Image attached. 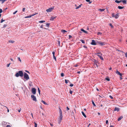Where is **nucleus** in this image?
I'll list each match as a JSON object with an SVG mask.
<instances>
[{
  "label": "nucleus",
  "instance_id": "38",
  "mask_svg": "<svg viewBox=\"0 0 127 127\" xmlns=\"http://www.w3.org/2000/svg\"><path fill=\"white\" fill-rule=\"evenodd\" d=\"M21 108H20L19 110L16 109V110L18 111L19 112H20L21 110Z\"/></svg>",
  "mask_w": 127,
  "mask_h": 127
},
{
  "label": "nucleus",
  "instance_id": "33",
  "mask_svg": "<svg viewBox=\"0 0 127 127\" xmlns=\"http://www.w3.org/2000/svg\"><path fill=\"white\" fill-rule=\"evenodd\" d=\"M32 17V15H30L29 16H27L26 17H25V18H29L31 17Z\"/></svg>",
  "mask_w": 127,
  "mask_h": 127
},
{
  "label": "nucleus",
  "instance_id": "61",
  "mask_svg": "<svg viewBox=\"0 0 127 127\" xmlns=\"http://www.w3.org/2000/svg\"><path fill=\"white\" fill-rule=\"evenodd\" d=\"M52 54H53V55H54L55 54V52H54V51H53V52H52Z\"/></svg>",
  "mask_w": 127,
  "mask_h": 127
},
{
  "label": "nucleus",
  "instance_id": "42",
  "mask_svg": "<svg viewBox=\"0 0 127 127\" xmlns=\"http://www.w3.org/2000/svg\"><path fill=\"white\" fill-rule=\"evenodd\" d=\"M34 125H34L35 127H37V124L35 122L34 123Z\"/></svg>",
  "mask_w": 127,
  "mask_h": 127
},
{
  "label": "nucleus",
  "instance_id": "21",
  "mask_svg": "<svg viewBox=\"0 0 127 127\" xmlns=\"http://www.w3.org/2000/svg\"><path fill=\"white\" fill-rule=\"evenodd\" d=\"M123 118V117L121 116L118 119V121H120L121 119Z\"/></svg>",
  "mask_w": 127,
  "mask_h": 127
},
{
  "label": "nucleus",
  "instance_id": "35",
  "mask_svg": "<svg viewBox=\"0 0 127 127\" xmlns=\"http://www.w3.org/2000/svg\"><path fill=\"white\" fill-rule=\"evenodd\" d=\"M50 24V23H46V26H47L48 27L49 26V25Z\"/></svg>",
  "mask_w": 127,
  "mask_h": 127
},
{
  "label": "nucleus",
  "instance_id": "27",
  "mask_svg": "<svg viewBox=\"0 0 127 127\" xmlns=\"http://www.w3.org/2000/svg\"><path fill=\"white\" fill-rule=\"evenodd\" d=\"M94 65L95 68H96V67H98V66L97 64V63L94 64Z\"/></svg>",
  "mask_w": 127,
  "mask_h": 127
},
{
  "label": "nucleus",
  "instance_id": "53",
  "mask_svg": "<svg viewBox=\"0 0 127 127\" xmlns=\"http://www.w3.org/2000/svg\"><path fill=\"white\" fill-rule=\"evenodd\" d=\"M2 9H0V13H1L2 12Z\"/></svg>",
  "mask_w": 127,
  "mask_h": 127
},
{
  "label": "nucleus",
  "instance_id": "60",
  "mask_svg": "<svg viewBox=\"0 0 127 127\" xmlns=\"http://www.w3.org/2000/svg\"><path fill=\"white\" fill-rule=\"evenodd\" d=\"M6 127H11L9 125H7Z\"/></svg>",
  "mask_w": 127,
  "mask_h": 127
},
{
  "label": "nucleus",
  "instance_id": "43",
  "mask_svg": "<svg viewBox=\"0 0 127 127\" xmlns=\"http://www.w3.org/2000/svg\"><path fill=\"white\" fill-rule=\"evenodd\" d=\"M7 26V25L6 24H4L3 26V28H4L5 27H6Z\"/></svg>",
  "mask_w": 127,
  "mask_h": 127
},
{
  "label": "nucleus",
  "instance_id": "28",
  "mask_svg": "<svg viewBox=\"0 0 127 127\" xmlns=\"http://www.w3.org/2000/svg\"><path fill=\"white\" fill-rule=\"evenodd\" d=\"M6 0H0V1H1L2 3H3Z\"/></svg>",
  "mask_w": 127,
  "mask_h": 127
},
{
  "label": "nucleus",
  "instance_id": "25",
  "mask_svg": "<svg viewBox=\"0 0 127 127\" xmlns=\"http://www.w3.org/2000/svg\"><path fill=\"white\" fill-rule=\"evenodd\" d=\"M61 31L63 33H64L65 32H66L67 31L64 30H61Z\"/></svg>",
  "mask_w": 127,
  "mask_h": 127
},
{
  "label": "nucleus",
  "instance_id": "8",
  "mask_svg": "<svg viewBox=\"0 0 127 127\" xmlns=\"http://www.w3.org/2000/svg\"><path fill=\"white\" fill-rule=\"evenodd\" d=\"M63 117V116L62 114L60 115V120H59V124H60V122L62 120Z\"/></svg>",
  "mask_w": 127,
  "mask_h": 127
},
{
  "label": "nucleus",
  "instance_id": "5",
  "mask_svg": "<svg viewBox=\"0 0 127 127\" xmlns=\"http://www.w3.org/2000/svg\"><path fill=\"white\" fill-rule=\"evenodd\" d=\"M54 8H53L50 7L48 9L46 10V11L47 12H51Z\"/></svg>",
  "mask_w": 127,
  "mask_h": 127
},
{
  "label": "nucleus",
  "instance_id": "52",
  "mask_svg": "<svg viewBox=\"0 0 127 127\" xmlns=\"http://www.w3.org/2000/svg\"><path fill=\"white\" fill-rule=\"evenodd\" d=\"M125 55L126 57H127V52L125 53Z\"/></svg>",
  "mask_w": 127,
  "mask_h": 127
},
{
  "label": "nucleus",
  "instance_id": "7",
  "mask_svg": "<svg viewBox=\"0 0 127 127\" xmlns=\"http://www.w3.org/2000/svg\"><path fill=\"white\" fill-rule=\"evenodd\" d=\"M31 97L33 100L35 101H36L37 100L36 97L34 95H31Z\"/></svg>",
  "mask_w": 127,
  "mask_h": 127
},
{
  "label": "nucleus",
  "instance_id": "18",
  "mask_svg": "<svg viewBox=\"0 0 127 127\" xmlns=\"http://www.w3.org/2000/svg\"><path fill=\"white\" fill-rule=\"evenodd\" d=\"M121 2H122L126 4L127 3V1L125 0H121Z\"/></svg>",
  "mask_w": 127,
  "mask_h": 127
},
{
  "label": "nucleus",
  "instance_id": "36",
  "mask_svg": "<svg viewBox=\"0 0 127 127\" xmlns=\"http://www.w3.org/2000/svg\"><path fill=\"white\" fill-rule=\"evenodd\" d=\"M80 41L82 42L83 43H85V42L83 40H81Z\"/></svg>",
  "mask_w": 127,
  "mask_h": 127
},
{
  "label": "nucleus",
  "instance_id": "50",
  "mask_svg": "<svg viewBox=\"0 0 127 127\" xmlns=\"http://www.w3.org/2000/svg\"><path fill=\"white\" fill-rule=\"evenodd\" d=\"M17 12V11H15V12H14L13 13V14H15Z\"/></svg>",
  "mask_w": 127,
  "mask_h": 127
},
{
  "label": "nucleus",
  "instance_id": "48",
  "mask_svg": "<svg viewBox=\"0 0 127 127\" xmlns=\"http://www.w3.org/2000/svg\"><path fill=\"white\" fill-rule=\"evenodd\" d=\"M38 93H39V94H40V89L39 88H38Z\"/></svg>",
  "mask_w": 127,
  "mask_h": 127
},
{
  "label": "nucleus",
  "instance_id": "24",
  "mask_svg": "<svg viewBox=\"0 0 127 127\" xmlns=\"http://www.w3.org/2000/svg\"><path fill=\"white\" fill-rule=\"evenodd\" d=\"M41 102H42L43 103H44L45 105H47V103H46L45 101H43V100H41Z\"/></svg>",
  "mask_w": 127,
  "mask_h": 127
},
{
  "label": "nucleus",
  "instance_id": "41",
  "mask_svg": "<svg viewBox=\"0 0 127 127\" xmlns=\"http://www.w3.org/2000/svg\"><path fill=\"white\" fill-rule=\"evenodd\" d=\"M5 21V20H4L3 19H1V21L0 22V23H2V22H4Z\"/></svg>",
  "mask_w": 127,
  "mask_h": 127
},
{
  "label": "nucleus",
  "instance_id": "37",
  "mask_svg": "<svg viewBox=\"0 0 127 127\" xmlns=\"http://www.w3.org/2000/svg\"><path fill=\"white\" fill-rule=\"evenodd\" d=\"M106 80L108 81H110V79L109 78H106Z\"/></svg>",
  "mask_w": 127,
  "mask_h": 127
},
{
  "label": "nucleus",
  "instance_id": "34",
  "mask_svg": "<svg viewBox=\"0 0 127 127\" xmlns=\"http://www.w3.org/2000/svg\"><path fill=\"white\" fill-rule=\"evenodd\" d=\"M92 103L93 104V106H96L94 102L93 101H92Z\"/></svg>",
  "mask_w": 127,
  "mask_h": 127
},
{
  "label": "nucleus",
  "instance_id": "30",
  "mask_svg": "<svg viewBox=\"0 0 127 127\" xmlns=\"http://www.w3.org/2000/svg\"><path fill=\"white\" fill-rule=\"evenodd\" d=\"M69 81L68 80H67L66 79L65 80V82L66 84H67L68 83V82Z\"/></svg>",
  "mask_w": 127,
  "mask_h": 127
},
{
  "label": "nucleus",
  "instance_id": "6",
  "mask_svg": "<svg viewBox=\"0 0 127 127\" xmlns=\"http://www.w3.org/2000/svg\"><path fill=\"white\" fill-rule=\"evenodd\" d=\"M36 89L35 88H33L32 89V93L34 95L36 94Z\"/></svg>",
  "mask_w": 127,
  "mask_h": 127
},
{
  "label": "nucleus",
  "instance_id": "58",
  "mask_svg": "<svg viewBox=\"0 0 127 127\" xmlns=\"http://www.w3.org/2000/svg\"><path fill=\"white\" fill-rule=\"evenodd\" d=\"M73 84H71L70 85V87H72L73 86Z\"/></svg>",
  "mask_w": 127,
  "mask_h": 127
},
{
  "label": "nucleus",
  "instance_id": "14",
  "mask_svg": "<svg viewBox=\"0 0 127 127\" xmlns=\"http://www.w3.org/2000/svg\"><path fill=\"white\" fill-rule=\"evenodd\" d=\"M81 30L83 32H84L86 33H88V32L85 31V30H84L83 29H81Z\"/></svg>",
  "mask_w": 127,
  "mask_h": 127
},
{
  "label": "nucleus",
  "instance_id": "1",
  "mask_svg": "<svg viewBox=\"0 0 127 127\" xmlns=\"http://www.w3.org/2000/svg\"><path fill=\"white\" fill-rule=\"evenodd\" d=\"M23 76V72L21 71H19L15 74V76L17 77H18L19 76L20 77H22Z\"/></svg>",
  "mask_w": 127,
  "mask_h": 127
},
{
  "label": "nucleus",
  "instance_id": "12",
  "mask_svg": "<svg viewBox=\"0 0 127 127\" xmlns=\"http://www.w3.org/2000/svg\"><path fill=\"white\" fill-rule=\"evenodd\" d=\"M119 16V14L117 13L115 15L114 17L116 19H117L118 18Z\"/></svg>",
  "mask_w": 127,
  "mask_h": 127
},
{
  "label": "nucleus",
  "instance_id": "62",
  "mask_svg": "<svg viewBox=\"0 0 127 127\" xmlns=\"http://www.w3.org/2000/svg\"><path fill=\"white\" fill-rule=\"evenodd\" d=\"M66 108L67 109V110L68 111V110H69V108L68 107H66Z\"/></svg>",
  "mask_w": 127,
  "mask_h": 127
},
{
  "label": "nucleus",
  "instance_id": "64",
  "mask_svg": "<svg viewBox=\"0 0 127 127\" xmlns=\"http://www.w3.org/2000/svg\"><path fill=\"white\" fill-rule=\"evenodd\" d=\"M10 60L11 61H14L13 60L12 58H11Z\"/></svg>",
  "mask_w": 127,
  "mask_h": 127
},
{
  "label": "nucleus",
  "instance_id": "9",
  "mask_svg": "<svg viewBox=\"0 0 127 127\" xmlns=\"http://www.w3.org/2000/svg\"><path fill=\"white\" fill-rule=\"evenodd\" d=\"M91 44L92 45H95L96 44L95 40H92Z\"/></svg>",
  "mask_w": 127,
  "mask_h": 127
},
{
  "label": "nucleus",
  "instance_id": "32",
  "mask_svg": "<svg viewBox=\"0 0 127 127\" xmlns=\"http://www.w3.org/2000/svg\"><path fill=\"white\" fill-rule=\"evenodd\" d=\"M45 22V21H39V23H44Z\"/></svg>",
  "mask_w": 127,
  "mask_h": 127
},
{
  "label": "nucleus",
  "instance_id": "63",
  "mask_svg": "<svg viewBox=\"0 0 127 127\" xmlns=\"http://www.w3.org/2000/svg\"><path fill=\"white\" fill-rule=\"evenodd\" d=\"M91 124L90 123L89 124L88 126V127H89L91 125Z\"/></svg>",
  "mask_w": 127,
  "mask_h": 127
},
{
  "label": "nucleus",
  "instance_id": "22",
  "mask_svg": "<svg viewBox=\"0 0 127 127\" xmlns=\"http://www.w3.org/2000/svg\"><path fill=\"white\" fill-rule=\"evenodd\" d=\"M86 0L87 2H88L90 4H91L92 2V1H90V0Z\"/></svg>",
  "mask_w": 127,
  "mask_h": 127
},
{
  "label": "nucleus",
  "instance_id": "57",
  "mask_svg": "<svg viewBox=\"0 0 127 127\" xmlns=\"http://www.w3.org/2000/svg\"><path fill=\"white\" fill-rule=\"evenodd\" d=\"M110 26H111V27L112 28H113V26H112V25L111 24H110Z\"/></svg>",
  "mask_w": 127,
  "mask_h": 127
},
{
  "label": "nucleus",
  "instance_id": "59",
  "mask_svg": "<svg viewBox=\"0 0 127 127\" xmlns=\"http://www.w3.org/2000/svg\"><path fill=\"white\" fill-rule=\"evenodd\" d=\"M109 97L111 99H113V97L112 96H111V95H110L109 96Z\"/></svg>",
  "mask_w": 127,
  "mask_h": 127
},
{
  "label": "nucleus",
  "instance_id": "46",
  "mask_svg": "<svg viewBox=\"0 0 127 127\" xmlns=\"http://www.w3.org/2000/svg\"><path fill=\"white\" fill-rule=\"evenodd\" d=\"M68 36H69V39L71 38H72V36H71V35H69Z\"/></svg>",
  "mask_w": 127,
  "mask_h": 127
},
{
  "label": "nucleus",
  "instance_id": "44",
  "mask_svg": "<svg viewBox=\"0 0 127 127\" xmlns=\"http://www.w3.org/2000/svg\"><path fill=\"white\" fill-rule=\"evenodd\" d=\"M61 76L62 77H63L64 76V74L63 73H62L61 74Z\"/></svg>",
  "mask_w": 127,
  "mask_h": 127
},
{
  "label": "nucleus",
  "instance_id": "29",
  "mask_svg": "<svg viewBox=\"0 0 127 127\" xmlns=\"http://www.w3.org/2000/svg\"><path fill=\"white\" fill-rule=\"evenodd\" d=\"M105 10V9H99V10L101 11H104Z\"/></svg>",
  "mask_w": 127,
  "mask_h": 127
},
{
  "label": "nucleus",
  "instance_id": "23",
  "mask_svg": "<svg viewBox=\"0 0 127 127\" xmlns=\"http://www.w3.org/2000/svg\"><path fill=\"white\" fill-rule=\"evenodd\" d=\"M59 113L60 115L62 114V111L60 108H59Z\"/></svg>",
  "mask_w": 127,
  "mask_h": 127
},
{
  "label": "nucleus",
  "instance_id": "56",
  "mask_svg": "<svg viewBox=\"0 0 127 127\" xmlns=\"http://www.w3.org/2000/svg\"><path fill=\"white\" fill-rule=\"evenodd\" d=\"M40 28H43V25H41L40 26Z\"/></svg>",
  "mask_w": 127,
  "mask_h": 127
},
{
  "label": "nucleus",
  "instance_id": "4",
  "mask_svg": "<svg viewBox=\"0 0 127 127\" xmlns=\"http://www.w3.org/2000/svg\"><path fill=\"white\" fill-rule=\"evenodd\" d=\"M99 45L101 46H103V45H105L106 44V43L104 42H99L97 43Z\"/></svg>",
  "mask_w": 127,
  "mask_h": 127
},
{
  "label": "nucleus",
  "instance_id": "49",
  "mask_svg": "<svg viewBox=\"0 0 127 127\" xmlns=\"http://www.w3.org/2000/svg\"><path fill=\"white\" fill-rule=\"evenodd\" d=\"M72 91L71 90H70L69 91V93L72 94Z\"/></svg>",
  "mask_w": 127,
  "mask_h": 127
},
{
  "label": "nucleus",
  "instance_id": "13",
  "mask_svg": "<svg viewBox=\"0 0 127 127\" xmlns=\"http://www.w3.org/2000/svg\"><path fill=\"white\" fill-rule=\"evenodd\" d=\"M93 62L94 63V64L97 63H98V61L95 59H94L93 61Z\"/></svg>",
  "mask_w": 127,
  "mask_h": 127
},
{
  "label": "nucleus",
  "instance_id": "31",
  "mask_svg": "<svg viewBox=\"0 0 127 127\" xmlns=\"http://www.w3.org/2000/svg\"><path fill=\"white\" fill-rule=\"evenodd\" d=\"M115 15V14L114 13H113L112 14V16L113 17H114Z\"/></svg>",
  "mask_w": 127,
  "mask_h": 127
},
{
  "label": "nucleus",
  "instance_id": "19",
  "mask_svg": "<svg viewBox=\"0 0 127 127\" xmlns=\"http://www.w3.org/2000/svg\"><path fill=\"white\" fill-rule=\"evenodd\" d=\"M82 5V4H81V5H79L78 7H76L75 9H77L81 7Z\"/></svg>",
  "mask_w": 127,
  "mask_h": 127
},
{
  "label": "nucleus",
  "instance_id": "40",
  "mask_svg": "<svg viewBox=\"0 0 127 127\" xmlns=\"http://www.w3.org/2000/svg\"><path fill=\"white\" fill-rule=\"evenodd\" d=\"M102 34V33L100 32H97V34L98 35H101Z\"/></svg>",
  "mask_w": 127,
  "mask_h": 127
},
{
  "label": "nucleus",
  "instance_id": "47",
  "mask_svg": "<svg viewBox=\"0 0 127 127\" xmlns=\"http://www.w3.org/2000/svg\"><path fill=\"white\" fill-rule=\"evenodd\" d=\"M38 14L37 13H34V14H32V15H31L32 16H34V15H35L36 14Z\"/></svg>",
  "mask_w": 127,
  "mask_h": 127
},
{
  "label": "nucleus",
  "instance_id": "55",
  "mask_svg": "<svg viewBox=\"0 0 127 127\" xmlns=\"http://www.w3.org/2000/svg\"><path fill=\"white\" fill-rule=\"evenodd\" d=\"M108 120H106V124H108Z\"/></svg>",
  "mask_w": 127,
  "mask_h": 127
},
{
  "label": "nucleus",
  "instance_id": "10",
  "mask_svg": "<svg viewBox=\"0 0 127 127\" xmlns=\"http://www.w3.org/2000/svg\"><path fill=\"white\" fill-rule=\"evenodd\" d=\"M116 73L117 74L120 75L121 77L122 76V74L120 73L118 70L116 71Z\"/></svg>",
  "mask_w": 127,
  "mask_h": 127
},
{
  "label": "nucleus",
  "instance_id": "3",
  "mask_svg": "<svg viewBox=\"0 0 127 127\" xmlns=\"http://www.w3.org/2000/svg\"><path fill=\"white\" fill-rule=\"evenodd\" d=\"M24 75L25 79H26L27 80L29 79V78L28 75L25 72Z\"/></svg>",
  "mask_w": 127,
  "mask_h": 127
},
{
  "label": "nucleus",
  "instance_id": "51",
  "mask_svg": "<svg viewBox=\"0 0 127 127\" xmlns=\"http://www.w3.org/2000/svg\"><path fill=\"white\" fill-rule=\"evenodd\" d=\"M10 63H9V64H8L7 65V67H9L10 65Z\"/></svg>",
  "mask_w": 127,
  "mask_h": 127
},
{
  "label": "nucleus",
  "instance_id": "17",
  "mask_svg": "<svg viewBox=\"0 0 127 127\" xmlns=\"http://www.w3.org/2000/svg\"><path fill=\"white\" fill-rule=\"evenodd\" d=\"M8 42L9 43H13L15 42V41H12L11 40H10L8 41Z\"/></svg>",
  "mask_w": 127,
  "mask_h": 127
},
{
  "label": "nucleus",
  "instance_id": "15",
  "mask_svg": "<svg viewBox=\"0 0 127 127\" xmlns=\"http://www.w3.org/2000/svg\"><path fill=\"white\" fill-rule=\"evenodd\" d=\"M114 111H119V108H118L115 107L114 109Z\"/></svg>",
  "mask_w": 127,
  "mask_h": 127
},
{
  "label": "nucleus",
  "instance_id": "11",
  "mask_svg": "<svg viewBox=\"0 0 127 127\" xmlns=\"http://www.w3.org/2000/svg\"><path fill=\"white\" fill-rule=\"evenodd\" d=\"M56 18V16H52L50 18V20L51 21H53Z\"/></svg>",
  "mask_w": 127,
  "mask_h": 127
},
{
  "label": "nucleus",
  "instance_id": "26",
  "mask_svg": "<svg viewBox=\"0 0 127 127\" xmlns=\"http://www.w3.org/2000/svg\"><path fill=\"white\" fill-rule=\"evenodd\" d=\"M82 114L85 117H86V115L85 114V113H84L82 111Z\"/></svg>",
  "mask_w": 127,
  "mask_h": 127
},
{
  "label": "nucleus",
  "instance_id": "20",
  "mask_svg": "<svg viewBox=\"0 0 127 127\" xmlns=\"http://www.w3.org/2000/svg\"><path fill=\"white\" fill-rule=\"evenodd\" d=\"M118 8L119 9H123L124 8V7L122 6H119L118 7Z\"/></svg>",
  "mask_w": 127,
  "mask_h": 127
},
{
  "label": "nucleus",
  "instance_id": "39",
  "mask_svg": "<svg viewBox=\"0 0 127 127\" xmlns=\"http://www.w3.org/2000/svg\"><path fill=\"white\" fill-rule=\"evenodd\" d=\"M53 57L54 59L56 61V57H55L54 55H53Z\"/></svg>",
  "mask_w": 127,
  "mask_h": 127
},
{
  "label": "nucleus",
  "instance_id": "16",
  "mask_svg": "<svg viewBox=\"0 0 127 127\" xmlns=\"http://www.w3.org/2000/svg\"><path fill=\"white\" fill-rule=\"evenodd\" d=\"M115 2L117 3H119L121 2V0H120V1H118L117 0H115Z\"/></svg>",
  "mask_w": 127,
  "mask_h": 127
},
{
  "label": "nucleus",
  "instance_id": "54",
  "mask_svg": "<svg viewBox=\"0 0 127 127\" xmlns=\"http://www.w3.org/2000/svg\"><path fill=\"white\" fill-rule=\"evenodd\" d=\"M25 8H23L22 11H25Z\"/></svg>",
  "mask_w": 127,
  "mask_h": 127
},
{
  "label": "nucleus",
  "instance_id": "45",
  "mask_svg": "<svg viewBox=\"0 0 127 127\" xmlns=\"http://www.w3.org/2000/svg\"><path fill=\"white\" fill-rule=\"evenodd\" d=\"M18 59L19 61H20V62H21V60L20 57H18Z\"/></svg>",
  "mask_w": 127,
  "mask_h": 127
},
{
  "label": "nucleus",
  "instance_id": "2",
  "mask_svg": "<svg viewBox=\"0 0 127 127\" xmlns=\"http://www.w3.org/2000/svg\"><path fill=\"white\" fill-rule=\"evenodd\" d=\"M95 54L99 57L100 59L102 60H103V58L102 57V55L100 52L97 53Z\"/></svg>",
  "mask_w": 127,
  "mask_h": 127
}]
</instances>
